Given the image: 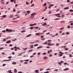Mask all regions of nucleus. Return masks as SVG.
Wrapping results in <instances>:
<instances>
[{
  "label": "nucleus",
  "mask_w": 73,
  "mask_h": 73,
  "mask_svg": "<svg viewBox=\"0 0 73 73\" xmlns=\"http://www.w3.org/2000/svg\"><path fill=\"white\" fill-rule=\"evenodd\" d=\"M4 49V48H0V50H2V49Z\"/></svg>",
  "instance_id": "41"
},
{
  "label": "nucleus",
  "mask_w": 73,
  "mask_h": 73,
  "mask_svg": "<svg viewBox=\"0 0 73 73\" xmlns=\"http://www.w3.org/2000/svg\"><path fill=\"white\" fill-rule=\"evenodd\" d=\"M69 9L68 7H66L64 9Z\"/></svg>",
  "instance_id": "24"
},
{
  "label": "nucleus",
  "mask_w": 73,
  "mask_h": 73,
  "mask_svg": "<svg viewBox=\"0 0 73 73\" xmlns=\"http://www.w3.org/2000/svg\"><path fill=\"white\" fill-rule=\"evenodd\" d=\"M15 52H12V54H13V55H14V54H15Z\"/></svg>",
  "instance_id": "63"
},
{
  "label": "nucleus",
  "mask_w": 73,
  "mask_h": 73,
  "mask_svg": "<svg viewBox=\"0 0 73 73\" xmlns=\"http://www.w3.org/2000/svg\"><path fill=\"white\" fill-rule=\"evenodd\" d=\"M42 54H43V55H45V54H46V53H42Z\"/></svg>",
  "instance_id": "59"
},
{
  "label": "nucleus",
  "mask_w": 73,
  "mask_h": 73,
  "mask_svg": "<svg viewBox=\"0 0 73 73\" xmlns=\"http://www.w3.org/2000/svg\"><path fill=\"white\" fill-rule=\"evenodd\" d=\"M31 46V48H33V45H32L31 46Z\"/></svg>",
  "instance_id": "27"
},
{
  "label": "nucleus",
  "mask_w": 73,
  "mask_h": 73,
  "mask_svg": "<svg viewBox=\"0 0 73 73\" xmlns=\"http://www.w3.org/2000/svg\"><path fill=\"white\" fill-rule=\"evenodd\" d=\"M67 64H68V63H64V65H67Z\"/></svg>",
  "instance_id": "42"
},
{
  "label": "nucleus",
  "mask_w": 73,
  "mask_h": 73,
  "mask_svg": "<svg viewBox=\"0 0 73 73\" xmlns=\"http://www.w3.org/2000/svg\"><path fill=\"white\" fill-rule=\"evenodd\" d=\"M60 18H56L54 19V20H60Z\"/></svg>",
  "instance_id": "19"
},
{
  "label": "nucleus",
  "mask_w": 73,
  "mask_h": 73,
  "mask_svg": "<svg viewBox=\"0 0 73 73\" xmlns=\"http://www.w3.org/2000/svg\"><path fill=\"white\" fill-rule=\"evenodd\" d=\"M35 5V4H33L31 6V7H33Z\"/></svg>",
  "instance_id": "38"
},
{
  "label": "nucleus",
  "mask_w": 73,
  "mask_h": 73,
  "mask_svg": "<svg viewBox=\"0 0 73 73\" xmlns=\"http://www.w3.org/2000/svg\"><path fill=\"white\" fill-rule=\"evenodd\" d=\"M23 73V72H21V71L19 72H18V73Z\"/></svg>",
  "instance_id": "62"
},
{
  "label": "nucleus",
  "mask_w": 73,
  "mask_h": 73,
  "mask_svg": "<svg viewBox=\"0 0 73 73\" xmlns=\"http://www.w3.org/2000/svg\"><path fill=\"white\" fill-rule=\"evenodd\" d=\"M59 10H60L59 9H57L56 10V12H58V11H59Z\"/></svg>",
  "instance_id": "46"
},
{
  "label": "nucleus",
  "mask_w": 73,
  "mask_h": 73,
  "mask_svg": "<svg viewBox=\"0 0 73 73\" xmlns=\"http://www.w3.org/2000/svg\"><path fill=\"white\" fill-rule=\"evenodd\" d=\"M14 72H15V73H16V72H17V70L16 69H14Z\"/></svg>",
  "instance_id": "17"
},
{
  "label": "nucleus",
  "mask_w": 73,
  "mask_h": 73,
  "mask_svg": "<svg viewBox=\"0 0 73 73\" xmlns=\"http://www.w3.org/2000/svg\"><path fill=\"white\" fill-rule=\"evenodd\" d=\"M25 61H29V60H24Z\"/></svg>",
  "instance_id": "45"
},
{
  "label": "nucleus",
  "mask_w": 73,
  "mask_h": 73,
  "mask_svg": "<svg viewBox=\"0 0 73 73\" xmlns=\"http://www.w3.org/2000/svg\"><path fill=\"white\" fill-rule=\"evenodd\" d=\"M13 12H15L16 11V10L15 9H13Z\"/></svg>",
  "instance_id": "53"
},
{
  "label": "nucleus",
  "mask_w": 73,
  "mask_h": 73,
  "mask_svg": "<svg viewBox=\"0 0 73 73\" xmlns=\"http://www.w3.org/2000/svg\"><path fill=\"white\" fill-rule=\"evenodd\" d=\"M62 63H64V61H61V62L58 63V64L60 65H62Z\"/></svg>",
  "instance_id": "5"
},
{
  "label": "nucleus",
  "mask_w": 73,
  "mask_h": 73,
  "mask_svg": "<svg viewBox=\"0 0 73 73\" xmlns=\"http://www.w3.org/2000/svg\"><path fill=\"white\" fill-rule=\"evenodd\" d=\"M38 46V44H35L34 46Z\"/></svg>",
  "instance_id": "43"
},
{
  "label": "nucleus",
  "mask_w": 73,
  "mask_h": 73,
  "mask_svg": "<svg viewBox=\"0 0 73 73\" xmlns=\"http://www.w3.org/2000/svg\"><path fill=\"white\" fill-rule=\"evenodd\" d=\"M46 48H48V49H49L50 48V47L49 46H47L46 47Z\"/></svg>",
  "instance_id": "60"
},
{
  "label": "nucleus",
  "mask_w": 73,
  "mask_h": 73,
  "mask_svg": "<svg viewBox=\"0 0 73 73\" xmlns=\"http://www.w3.org/2000/svg\"><path fill=\"white\" fill-rule=\"evenodd\" d=\"M66 34L67 35H69V33L68 32H66Z\"/></svg>",
  "instance_id": "39"
},
{
  "label": "nucleus",
  "mask_w": 73,
  "mask_h": 73,
  "mask_svg": "<svg viewBox=\"0 0 73 73\" xmlns=\"http://www.w3.org/2000/svg\"><path fill=\"white\" fill-rule=\"evenodd\" d=\"M30 29H33V28L32 27H31L30 28Z\"/></svg>",
  "instance_id": "48"
},
{
  "label": "nucleus",
  "mask_w": 73,
  "mask_h": 73,
  "mask_svg": "<svg viewBox=\"0 0 73 73\" xmlns=\"http://www.w3.org/2000/svg\"><path fill=\"white\" fill-rule=\"evenodd\" d=\"M38 72H39V70H35V73H39Z\"/></svg>",
  "instance_id": "7"
},
{
  "label": "nucleus",
  "mask_w": 73,
  "mask_h": 73,
  "mask_svg": "<svg viewBox=\"0 0 73 73\" xmlns=\"http://www.w3.org/2000/svg\"><path fill=\"white\" fill-rule=\"evenodd\" d=\"M26 32V31H21V33H24V32Z\"/></svg>",
  "instance_id": "28"
},
{
  "label": "nucleus",
  "mask_w": 73,
  "mask_h": 73,
  "mask_svg": "<svg viewBox=\"0 0 73 73\" xmlns=\"http://www.w3.org/2000/svg\"><path fill=\"white\" fill-rule=\"evenodd\" d=\"M35 15H36V13H33L31 14V19H33L35 17Z\"/></svg>",
  "instance_id": "1"
},
{
  "label": "nucleus",
  "mask_w": 73,
  "mask_h": 73,
  "mask_svg": "<svg viewBox=\"0 0 73 73\" xmlns=\"http://www.w3.org/2000/svg\"><path fill=\"white\" fill-rule=\"evenodd\" d=\"M33 28H35V29H38V27H34Z\"/></svg>",
  "instance_id": "34"
},
{
  "label": "nucleus",
  "mask_w": 73,
  "mask_h": 73,
  "mask_svg": "<svg viewBox=\"0 0 73 73\" xmlns=\"http://www.w3.org/2000/svg\"><path fill=\"white\" fill-rule=\"evenodd\" d=\"M3 61H11V59H8L7 60H3Z\"/></svg>",
  "instance_id": "6"
},
{
  "label": "nucleus",
  "mask_w": 73,
  "mask_h": 73,
  "mask_svg": "<svg viewBox=\"0 0 73 73\" xmlns=\"http://www.w3.org/2000/svg\"><path fill=\"white\" fill-rule=\"evenodd\" d=\"M61 23H65V21H61L60 22Z\"/></svg>",
  "instance_id": "20"
},
{
  "label": "nucleus",
  "mask_w": 73,
  "mask_h": 73,
  "mask_svg": "<svg viewBox=\"0 0 73 73\" xmlns=\"http://www.w3.org/2000/svg\"><path fill=\"white\" fill-rule=\"evenodd\" d=\"M41 40H45V38H44L43 39H41Z\"/></svg>",
  "instance_id": "64"
},
{
  "label": "nucleus",
  "mask_w": 73,
  "mask_h": 73,
  "mask_svg": "<svg viewBox=\"0 0 73 73\" xmlns=\"http://www.w3.org/2000/svg\"><path fill=\"white\" fill-rule=\"evenodd\" d=\"M43 26H45L46 25V23H44V24H42Z\"/></svg>",
  "instance_id": "23"
},
{
  "label": "nucleus",
  "mask_w": 73,
  "mask_h": 73,
  "mask_svg": "<svg viewBox=\"0 0 73 73\" xmlns=\"http://www.w3.org/2000/svg\"><path fill=\"white\" fill-rule=\"evenodd\" d=\"M8 58H9V59H11V58H12V57L11 56H9L8 57Z\"/></svg>",
  "instance_id": "40"
},
{
  "label": "nucleus",
  "mask_w": 73,
  "mask_h": 73,
  "mask_svg": "<svg viewBox=\"0 0 73 73\" xmlns=\"http://www.w3.org/2000/svg\"><path fill=\"white\" fill-rule=\"evenodd\" d=\"M40 33H36L35 35H36V36H39V35H40Z\"/></svg>",
  "instance_id": "14"
},
{
  "label": "nucleus",
  "mask_w": 73,
  "mask_h": 73,
  "mask_svg": "<svg viewBox=\"0 0 73 73\" xmlns=\"http://www.w3.org/2000/svg\"><path fill=\"white\" fill-rule=\"evenodd\" d=\"M42 48V46H40L38 47L37 49H40V48Z\"/></svg>",
  "instance_id": "13"
},
{
  "label": "nucleus",
  "mask_w": 73,
  "mask_h": 73,
  "mask_svg": "<svg viewBox=\"0 0 73 73\" xmlns=\"http://www.w3.org/2000/svg\"><path fill=\"white\" fill-rule=\"evenodd\" d=\"M27 13H29L31 12V11H27Z\"/></svg>",
  "instance_id": "37"
},
{
  "label": "nucleus",
  "mask_w": 73,
  "mask_h": 73,
  "mask_svg": "<svg viewBox=\"0 0 73 73\" xmlns=\"http://www.w3.org/2000/svg\"><path fill=\"white\" fill-rule=\"evenodd\" d=\"M46 35H50V33H47L46 34Z\"/></svg>",
  "instance_id": "55"
},
{
  "label": "nucleus",
  "mask_w": 73,
  "mask_h": 73,
  "mask_svg": "<svg viewBox=\"0 0 73 73\" xmlns=\"http://www.w3.org/2000/svg\"><path fill=\"white\" fill-rule=\"evenodd\" d=\"M6 42L7 44L10 43V42H11V40H9L8 41H7Z\"/></svg>",
  "instance_id": "9"
},
{
  "label": "nucleus",
  "mask_w": 73,
  "mask_h": 73,
  "mask_svg": "<svg viewBox=\"0 0 73 73\" xmlns=\"http://www.w3.org/2000/svg\"><path fill=\"white\" fill-rule=\"evenodd\" d=\"M47 41H48V42H51V41H52V40H48Z\"/></svg>",
  "instance_id": "52"
},
{
  "label": "nucleus",
  "mask_w": 73,
  "mask_h": 73,
  "mask_svg": "<svg viewBox=\"0 0 73 73\" xmlns=\"http://www.w3.org/2000/svg\"><path fill=\"white\" fill-rule=\"evenodd\" d=\"M65 5L64 4H61L60 5V6H61V7H64V6Z\"/></svg>",
  "instance_id": "31"
},
{
  "label": "nucleus",
  "mask_w": 73,
  "mask_h": 73,
  "mask_svg": "<svg viewBox=\"0 0 73 73\" xmlns=\"http://www.w3.org/2000/svg\"><path fill=\"white\" fill-rule=\"evenodd\" d=\"M69 70V68H67L65 69H64V71H65L66 70Z\"/></svg>",
  "instance_id": "12"
},
{
  "label": "nucleus",
  "mask_w": 73,
  "mask_h": 73,
  "mask_svg": "<svg viewBox=\"0 0 73 73\" xmlns=\"http://www.w3.org/2000/svg\"><path fill=\"white\" fill-rule=\"evenodd\" d=\"M52 50H50V51H48V53H50V52H52Z\"/></svg>",
  "instance_id": "11"
},
{
  "label": "nucleus",
  "mask_w": 73,
  "mask_h": 73,
  "mask_svg": "<svg viewBox=\"0 0 73 73\" xmlns=\"http://www.w3.org/2000/svg\"><path fill=\"white\" fill-rule=\"evenodd\" d=\"M52 6H54V4H53L52 5H49V7H52Z\"/></svg>",
  "instance_id": "21"
},
{
  "label": "nucleus",
  "mask_w": 73,
  "mask_h": 73,
  "mask_svg": "<svg viewBox=\"0 0 73 73\" xmlns=\"http://www.w3.org/2000/svg\"><path fill=\"white\" fill-rule=\"evenodd\" d=\"M17 40V39H15H15H12V41H15V40Z\"/></svg>",
  "instance_id": "33"
},
{
  "label": "nucleus",
  "mask_w": 73,
  "mask_h": 73,
  "mask_svg": "<svg viewBox=\"0 0 73 73\" xmlns=\"http://www.w3.org/2000/svg\"><path fill=\"white\" fill-rule=\"evenodd\" d=\"M69 11H70V12H73V10H72V9H70L69 10Z\"/></svg>",
  "instance_id": "49"
},
{
  "label": "nucleus",
  "mask_w": 73,
  "mask_h": 73,
  "mask_svg": "<svg viewBox=\"0 0 73 73\" xmlns=\"http://www.w3.org/2000/svg\"><path fill=\"white\" fill-rule=\"evenodd\" d=\"M12 64H17V63L16 62H13L12 63Z\"/></svg>",
  "instance_id": "25"
},
{
  "label": "nucleus",
  "mask_w": 73,
  "mask_h": 73,
  "mask_svg": "<svg viewBox=\"0 0 73 73\" xmlns=\"http://www.w3.org/2000/svg\"><path fill=\"white\" fill-rule=\"evenodd\" d=\"M52 13V11H50L48 12V14H51Z\"/></svg>",
  "instance_id": "18"
},
{
  "label": "nucleus",
  "mask_w": 73,
  "mask_h": 73,
  "mask_svg": "<svg viewBox=\"0 0 73 73\" xmlns=\"http://www.w3.org/2000/svg\"><path fill=\"white\" fill-rule=\"evenodd\" d=\"M3 18H5V17H6V15H4L3 16Z\"/></svg>",
  "instance_id": "32"
},
{
  "label": "nucleus",
  "mask_w": 73,
  "mask_h": 73,
  "mask_svg": "<svg viewBox=\"0 0 73 73\" xmlns=\"http://www.w3.org/2000/svg\"><path fill=\"white\" fill-rule=\"evenodd\" d=\"M26 4L27 5H28V4H29V3H28V2H26Z\"/></svg>",
  "instance_id": "30"
},
{
  "label": "nucleus",
  "mask_w": 73,
  "mask_h": 73,
  "mask_svg": "<svg viewBox=\"0 0 73 73\" xmlns=\"http://www.w3.org/2000/svg\"><path fill=\"white\" fill-rule=\"evenodd\" d=\"M5 65H6V64H3V65H2V66H5Z\"/></svg>",
  "instance_id": "50"
},
{
  "label": "nucleus",
  "mask_w": 73,
  "mask_h": 73,
  "mask_svg": "<svg viewBox=\"0 0 73 73\" xmlns=\"http://www.w3.org/2000/svg\"><path fill=\"white\" fill-rule=\"evenodd\" d=\"M56 46H58L59 45H60V44L58 43H57L56 44Z\"/></svg>",
  "instance_id": "36"
},
{
  "label": "nucleus",
  "mask_w": 73,
  "mask_h": 73,
  "mask_svg": "<svg viewBox=\"0 0 73 73\" xmlns=\"http://www.w3.org/2000/svg\"><path fill=\"white\" fill-rule=\"evenodd\" d=\"M68 28H70V26H68L67 27Z\"/></svg>",
  "instance_id": "58"
},
{
  "label": "nucleus",
  "mask_w": 73,
  "mask_h": 73,
  "mask_svg": "<svg viewBox=\"0 0 73 73\" xmlns=\"http://www.w3.org/2000/svg\"><path fill=\"white\" fill-rule=\"evenodd\" d=\"M15 47H16V46L14 47V49H15V51H17V48H15Z\"/></svg>",
  "instance_id": "26"
},
{
  "label": "nucleus",
  "mask_w": 73,
  "mask_h": 73,
  "mask_svg": "<svg viewBox=\"0 0 73 73\" xmlns=\"http://www.w3.org/2000/svg\"><path fill=\"white\" fill-rule=\"evenodd\" d=\"M12 31L11 30V29L9 30V32H11Z\"/></svg>",
  "instance_id": "29"
},
{
  "label": "nucleus",
  "mask_w": 73,
  "mask_h": 73,
  "mask_svg": "<svg viewBox=\"0 0 73 73\" xmlns=\"http://www.w3.org/2000/svg\"><path fill=\"white\" fill-rule=\"evenodd\" d=\"M69 56L70 57H73V56H72L71 54H70Z\"/></svg>",
  "instance_id": "22"
},
{
  "label": "nucleus",
  "mask_w": 73,
  "mask_h": 73,
  "mask_svg": "<svg viewBox=\"0 0 73 73\" xmlns=\"http://www.w3.org/2000/svg\"><path fill=\"white\" fill-rule=\"evenodd\" d=\"M8 72L9 73H13L12 72H11V70H9L8 71Z\"/></svg>",
  "instance_id": "16"
},
{
  "label": "nucleus",
  "mask_w": 73,
  "mask_h": 73,
  "mask_svg": "<svg viewBox=\"0 0 73 73\" xmlns=\"http://www.w3.org/2000/svg\"><path fill=\"white\" fill-rule=\"evenodd\" d=\"M24 62V61H23V60L20 61V63H21V62Z\"/></svg>",
  "instance_id": "54"
},
{
  "label": "nucleus",
  "mask_w": 73,
  "mask_h": 73,
  "mask_svg": "<svg viewBox=\"0 0 73 73\" xmlns=\"http://www.w3.org/2000/svg\"><path fill=\"white\" fill-rule=\"evenodd\" d=\"M59 53H60V54H61L59 55V56L60 57H61V56H62V55L64 54V53L63 52H62L61 51L59 52Z\"/></svg>",
  "instance_id": "4"
},
{
  "label": "nucleus",
  "mask_w": 73,
  "mask_h": 73,
  "mask_svg": "<svg viewBox=\"0 0 73 73\" xmlns=\"http://www.w3.org/2000/svg\"><path fill=\"white\" fill-rule=\"evenodd\" d=\"M43 69H41V68L40 69V71H42V70H43Z\"/></svg>",
  "instance_id": "56"
},
{
  "label": "nucleus",
  "mask_w": 73,
  "mask_h": 73,
  "mask_svg": "<svg viewBox=\"0 0 73 73\" xmlns=\"http://www.w3.org/2000/svg\"><path fill=\"white\" fill-rule=\"evenodd\" d=\"M15 49L16 48H17V49H18L19 50H20V49H21L19 48V47H16H16H15Z\"/></svg>",
  "instance_id": "8"
},
{
  "label": "nucleus",
  "mask_w": 73,
  "mask_h": 73,
  "mask_svg": "<svg viewBox=\"0 0 73 73\" xmlns=\"http://www.w3.org/2000/svg\"><path fill=\"white\" fill-rule=\"evenodd\" d=\"M50 43H51L50 42L48 43V45H49V46H54V44H50Z\"/></svg>",
  "instance_id": "2"
},
{
  "label": "nucleus",
  "mask_w": 73,
  "mask_h": 73,
  "mask_svg": "<svg viewBox=\"0 0 73 73\" xmlns=\"http://www.w3.org/2000/svg\"><path fill=\"white\" fill-rule=\"evenodd\" d=\"M61 15L60 13H58L56 14H55L54 15L56 16H57V17H60L61 16H60Z\"/></svg>",
  "instance_id": "3"
},
{
  "label": "nucleus",
  "mask_w": 73,
  "mask_h": 73,
  "mask_svg": "<svg viewBox=\"0 0 73 73\" xmlns=\"http://www.w3.org/2000/svg\"><path fill=\"white\" fill-rule=\"evenodd\" d=\"M12 45H13L12 44H9V46H12Z\"/></svg>",
  "instance_id": "61"
},
{
  "label": "nucleus",
  "mask_w": 73,
  "mask_h": 73,
  "mask_svg": "<svg viewBox=\"0 0 73 73\" xmlns=\"http://www.w3.org/2000/svg\"><path fill=\"white\" fill-rule=\"evenodd\" d=\"M33 54V55H35V54H36V52H34Z\"/></svg>",
  "instance_id": "47"
},
{
  "label": "nucleus",
  "mask_w": 73,
  "mask_h": 73,
  "mask_svg": "<svg viewBox=\"0 0 73 73\" xmlns=\"http://www.w3.org/2000/svg\"><path fill=\"white\" fill-rule=\"evenodd\" d=\"M32 35L31 34H29V35H28L27 36V37H30V36H31Z\"/></svg>",
  "instance_id": "15"
},
{
  "label": "nucleus",
  "mask_w": 73,
  "mask_h": 73,
  "mask_svg": "<svg viewBox=\"0 0 73 73\" xmlns=\"http://www.w3.org/2000/svg\"><path fill=\"white\" fill-rule=\"evenodd\" d=\"M65 50H69V49L68 48H66L65 49Z\"/></svg>",
  "instance_id": "51"
},
{
  "label": "nucleus",
  "mask_w": 73,
  "mask_h": 73,
  "mask_svg": "<svg viewBox=\"0 0 73 73\" xmlns=\"http://www.w3.org/2000/svg\"><path fill=\"white\" fill-rule=\"evenodd\" d=\"M6 32H9V29H7L6 30Z\"/></svg>",
  "instance_id": "35"
},
{
  "label": "nucleus",
  "mask_w": 73,
  "mask_h": 73,
  "mask_svg": "<svg viewBox=\"0 0 73 73\" xmlns=\"http://www.w3.org/2000/svg\"><path fill=\"white\" fill-rule=\"evenodd\" d=\"M66 47V46H61V48H65Z\"/></svg>",
  "instance_id": "10"
},
{
  "label": "nucleus",
  "mask_w": 73,
  "mask_h": 73,
  "mask_svg": "<svg viewBox=\"0 0 73 73\" xmlns=\"http://www.w3.org/2000/svg\"><path fill=\"white\" fill-rule=\"evenodd\" d=\"M60 30H63V29H64V28H60Z\"/></svg>",
  "instance_id": "57"
},
{
  "label": "nucleus",
  "mask_w": 73,
  "mask_h": 73,
  "mask_svg": "<svg viewBox=\"0 0 73 73\" xmlns=\"http://www.w3.org/2000/svg\"><path fill=\"white\" fill-rule=\"evenodd\" d=\"M73 21H71L69 22L70 23H73Z\"/></svg>",
  "instance_id": "44"
}]
</instances>
